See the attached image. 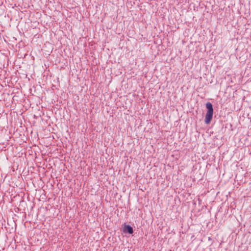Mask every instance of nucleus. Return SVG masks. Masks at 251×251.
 <instances>
[{
	"label": "nucleus",
	"mask_w": 251,
	"mask_h": 251,
	"mask_svg": "<svg viewBox=\"0 0 251 251\" xmlns=\"http://www.w3.org/2000/svg\"><path fill=\"white\" fill-rule=\"evenodd\" d=\"M206 107L207 109V111L206 114L204 121L205 124H209L212 119L213 114V108L212 104L210 102H207L206 103Z\"/></svg>",
	"instance_id": "nucleus-1"
},
{
	"label": "nucleus",
	"mask_w": 251,
	"mask_h": 251,
	"mask_svg": "<svg viewBox=\"0 0 251 251\" xmlns=\"http://www.w3.org/2000/svg\"><path fill=\"white\" fill-rule=\"evenodd\" d=\"M124 232H126L129 234H132L133 232V228L130 226H126L124 229Z\"/></svg>",
	"instance_id": "nucleus-2"
}]
</instances>
